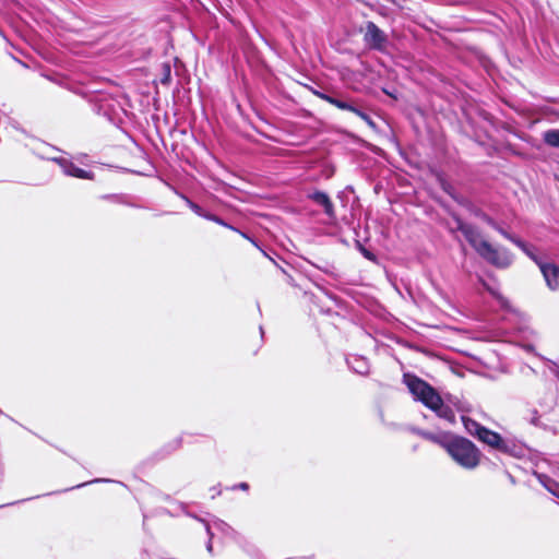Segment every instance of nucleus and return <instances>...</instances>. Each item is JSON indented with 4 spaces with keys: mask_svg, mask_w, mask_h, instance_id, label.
Returning a JSON list of instances; mask_svg holds the SVG:
<instances>
[{
    "mask_svg": "<svg viewBox=\"0 0 559 559\" xmlns=\"http://www.w3.org/2000/svg\"><path fill=\"white\" fill-rule=\"evenodd\" d=\"M403 383L407 386L414 401L420 402L425 407L432 411L439 418L450 424L455 423L453 409L444 403L443 399L435 386L415 373L405 372Z\"/></svg>",
    "mask_w": 559,
    "mask_h": 559,
    "instance_id": "obj_1",
    "label": "nucleus"
},
{
    "mask_svg": "<svg viewBox=\"0 0 559 559\" xmlns=\"http://www.w3.org/2000/svg\"><path fill=\"white\" fill-rule=\"evenodd\" d=\"M443 449L464 469H475L480 463V450L466 437L451 432Z\"/></svg>",
    "mask_w": 559,
    "mask_h": 559,
    "instance_id": "obj_2",
    "label": "nucleus"
},
{
    "mask_svg": "<svg viewBox=\"0 0 559 559\" xmlns=\"http://www.w3.org/2000/svg\"><path fill=\"white\" fill-rule=\"evenodd\" d=\"M477 440L497 452L515 459H522L525 455L526 448L523 442L512 438H504L488 427H485Z\"/></svg>",
    "mask_w": 559,
    "mask_h": 559,
    "instance_id": "obj_3",
    "label": "nucleus"
},
{
    "mask_svg": "<svg viewBox=\"0 0 559 559\" xmlns=\"http://www.w3.org/2000/svg\"><path fill=\"white\" fill-rule=\"evenodd\" d=\"M478 255L499 270L509 269L514 263V254L507 247H495L488 240H480Z\"/></svg>",
    "mask_w": 559,
    "mask_h": 559,
    "instance_id": "obj_4",
    "label": "nucleus"
},
{
    "mask_svg": "<svg viewBox=\"0 0 559 559\" xmlns=\"http://www.w3.org/2000/svg\"><path fill=\"white\" fill-rule=\"evenodd\" d=\"M173 191L175 192V194H177L180 199H182L187 206L198 216L204 218V219H207V221H211V222H214L223 227H226L233 231H239V228L233 226L231 224H229L228 222H226L224 218H222L221 216L205 210L204 207H202L201 205H199L197 202L192 201L187 194H185L183 192L179 191L177 188L175 187H171Z\"/></svg>",
    "mask_w": 559,
    "mask_h": 559,
    "instance_id": "obj_5",
    "label": "nucleus"
},
{
    "mask_svg": "<svg viewBox=\"0 0 559 559\" xmlns=\"http://www.w3.org/2000/svg\"><path fill=\"white\" fill-rule=\"evenodd\" d=\"M88 103L92 110L98 115L107 118L109 121H114V115L116 114L117 102L111 98L108 94L96 93L88 97Z\"/></svg>",
    "mask_w": 559,
    "mask_h": 559,
    "instance_id": "obj_6",
    "label": "nucleus"
},
{
    "mask_svg": "<svg viewBox=\"0 0 559 559\" xmlns=\"http://www.w3.org/2000/svg\"><path fill=\"white\" fill-rule=\"evenodd\" d=\"M499 234L510 242H512L514 246H516L526 257H528L533 262L537 264L538 267L545 262L542 254L538 252V249L520 238L519 236L510 233L508 229L502 227V229L499 231Z\"/></svg>",
    "mask_w": 559,
    "mask_h": 559,
    "instance_id": "obj_7",
    "label": "nucleus"
},
{
    "mask_svg": "<svg viewBox=\"0 0 559 559\" xmlns=\"http://www.w3.org/2000/svg\"><path fill=\"white\" fill-rule=\"evenodd\" d=\"M499 234L510 242H512L514 246H516L526 257H528L533 262L537 264L538 267L545 262L542 254L538 252V249L520 238L519 236L510 233L508 229L502 227V229L499 231Z\"/></svg>",
    "mask_w": 559,
    "mask_h": 559,
    "instance_id": "obj_8",
    "label": "nucleus"
},
{
    "mask_svg": "<svg viewBox=\"0 0 559 559\" xmlns=\"http://www.w3.org/2000/svg\"><path fill=\"white\" fill-rule=\"evenodd\" d=\"M48 160L56 163L68 177H74L78 179L94 180L95 174L91 170H85L76 166L71 159L62 156L47 157Z\"/></svg>",
    "mask_w": 559,
    "mask_h": 559,
    "instance_id": "obj_9",
    "label": "nucleus"
},
{
    "mask_svg": "<svg viewBox=\"0 0 559 559\" xmlns=\"http://www.w3.org/2000/svg\"><path fill=\"white\" fill-rule=\"evenodd\" d=\"M451 218L454 221L456 225V230L462 233L465 240L469 243V246L476 251L478 254V250H480L479 245V231L472 224L465 223L462 217L454 211H448Z\"/></svg>",
    "mask_w": 559,
    "mask_h": 559,
    "instance_id": "obj_10",
    "label": "nucleus"
},
{
    "mask_svg": "<svg viewBox=\"0 0 559 559\" xmlns=\"http://www.w3.org/2000/svg\"><path fill=\"white\" fill-rule=\"evenodd\" d=\"M364 41L370 49L383 51L388 43V36L376 23L368 21Z\"/></svg>",
    "mask_w": 559,
    "mask_h": 559,
    "instance_id": "obj_11",
    "label": "nucleus"
},
{
    "mask_svg": "<svg viewBox=\"0 0 559 559\" xmlns=\"http://www.w3.org/2000/svg\"><path fill=\"white\" fill-rule=\"evenodd\" d=\"M307 199L311 200L318 206L323 210V213L328 216L329 219H336V213L334 204L330 198V195L322 190H313L307 193Z\"/></svg>",
    "mask_w": 559,
    "mask_h": 559,
    "instance_id": "obj_12",
    "label": "nucleus"
},
{
    "mask_svg": "<svg viewBox=\"0 0 559 559\" xmlns=\"http://www.w3.org/2000/svg\"><path fill=\"white\" fill-rule=\"evenodd\" d=\"M311 92L313 95L319 97L322 100H325L326 103L335 106L338 109H342V107H346L347 103L345 102L348 97L347 95H344L336 91H329L325 88H311Z\"/></svg>",
    "mask_w": 559,
    "mask_h": 559,
    "instance_id": "obj_13",
    "label": "nucleus"
},
{
    "mask_svg": "<svg viewBox=\"0 0 559 559\" xmlns=\"http://www.w3.org/2000/svg\"><path fill=\"white\" fill-rule=\"evenodd\" d=\"M546 285L551 290L559 289V265L552 262H544L539 267Z\"/></svg>",
    "mask_w": 559,
    "mask_h": 559,
    "instance_id": "obj_14",
    "label": "nucleus"
},
{
    "mask_svg": "<svg viewBox=\"0 0 559 559\" xmlns=\"http://www.w3.org/2000/svg\"><path fill=\"white\" fill-rule=\"evenodd\" d=\"M99 199L133 209H144L143 205L138 203V197L128 193H107L102 194Z\"/></svg>",
    "mask_w": 559,
    "mask_h": 559,
    "instance_id": "obj_15",
    "label": "nucleus"
},
{
    "mask_svg": "<svg viewBox=\"0 0 559 559\" xmlns=\"http://www.w3.org/2000/svg\"><path fill=\"white\" fill-rule=\"evenodd\" d=\"M345 102L347 103V106H343L341 110L354 112L359 118H361L372 130L377 129V123L374 122L372 117L366 111L365 107L361 104H358L349 96L346 98Z\"/></svg>",
    "mask_w": 559,
    "mask_h": 559,
    "instance_id": "obj_16",
    "label": "nucleus"
},
{
    "mask_svg": "<svg viewBox=\"0 0 559 559\" xmlns=\"http://www.w3.org/2000/svg\"><path fill=\"white\" fill-rule=\"evenodd\" d=\"M471 215L476 218H479L484 223H486L490 228L499 233L503 225L498 223L495 218L488 215L481 207L477 206L473 201L469 202V205L465 209Z\"/></svg>",
    "mask_w": 559,
    "mask_h": 559,
    "instance_id": "obj_17",
    "label": "nucleus"
},
{
    "mask_svg": "<svg viewBox=\"0 0 559 559\" xmlns=\"http://www.w3.org/2000/svg\"><path fill=\"white\" fill-rule=\"evenodd\" d=\"M348 368L357 374L367 376L370 370L369 361L360 355H352L346 358Z\"/></svg>",
    "mask_w": 559,
    "mask_h": 559,
    "instance_id": "obj_18",
    "label": "nucleus"
},
{
    "mask_svg": "<svg viewBox=\"0 0 559 559\" xmlns=\"http://www.w3.org/2000/svg\"><path fill=\"white\" fill-rule=\"evenodd\" d=\"M539 484L552 496L559 499V483L544 473L534 472Z\"/></svg>",
    "mask_w": 559,
    "mask_h": 559,
    "instance_id": "obj_19",
    "label": "nucleus"
},
{
    "mask_svg": "<svg viewBox=\"0 0 559 559\" xmlns=\"http://www.w3.org/2000/svg\"><path fill=\"white\" fill-rule=\"evenodd\" d=\"M461 420H462L463 427L466 430V432L468 435H471L472 437H474L475 439H478V437L480 436V433L483 432V430L486 427V426L481 425L480 423H478L477 420H475L468 416H465V415L461 416Z\"/></svg>",
    "mask_w": 559,
    "mask_h": 559,
    "instance_id": "obj_20",
    "label": "nucleus"
},
{
    "mask_svg": "<svg viewBox=\"0 0 559 559\" xmlns=\"http://www.w3.org/2000/svg\"><path fill=\"white\" fill-rule=\"evenodd\" d=\"M214 526L217 531L223 533L225 536L233 538L235 542H239L243 539V536L238 533L234 527H231L228 523L223 520H216L214 522Z\"/></svg>",
    "mask_w": 559,
    "mask_h": 559,
    "instance_id": "obj_21",
    "label": "nucleus"
},
{
    "mask_svg": "<svg viewBox=\"0 0 559 559\" xmlns=\"http://www.w3.org/2000/svg\"><path fill=\"white\" fill-rule=\"evenodd\" d=\"M450 433H451V431H442L439 433H435V432L425 430V432L423 433V439L428 440L432 443H436L443 449L444 444L448 441Z\"/></svg>",
    "mask_w": 559,
    "mask_h": 559,
    "instance_id": "obj_22",
    "label": "nucleus"
},
{
    "mask_svg": "<svg viewBox=\"0 0 559 559\" xmlns=\"http://www.w3.org/2000/svg\"><path fill=\"white\" fill-rule=\"evenodd\" d=\"M182 445V437H177L174 440L167 442L157 453L156 455L159 456V459H165L166 456L170 455L173 452L178 450Z\"/></svg>",
    "mask_w": 559,
    "mask_h": 559,
    "instance_id": "obj_23",
    "label": "nucleus"
},
{
    "mask_svg": "<svg viewBox=\"0 0 559 559\" xmlns=\"http://www.w3.org/2000/svg\"><path fill=\"white\" fill-rule=\"evenodd\" d=\"M544 143L552 148H559V129H548L542 134Z\"/></svg>",
    "mask_w": 559,
    "mask_h": 559,
    "instance_id": "obj_24",
    "label": "nucleus"
},
{
    "mask_svg": "<svg viewBox=\"0 0 559 559\" xmlns=\"http://www.w3.org/2000/svg\"><path fill=\"white\" fill-rule=\"evenodd\" d=\"M309 264L314 266L316 269L320 270L324 274L332 276L333 278H337L338 274L336 273V269L333 263L329 261H321L320 263H314L310 260H306Z\"/></svg>",
    "mask_w": 559,
    "mask_h": 559,
    "instance_id": "obj_25",
    "label": "nucleus"
},
{
    "mask_svg": "<svg viewBox=\"0 0 559 559\" xmlns=\"http://www.w3.org/2000/svg\"><path fill=\"white\" fill-rule=\"evenodd\" d=\"M159 83L164 86H169L171 83V66L170 62H163L160 66Z\"/></svg>",
    "mask_w": 559,
    "mask_h": 559,
    "instance_id": "obj_26",
    "label": "nucleus"
},
{
    "mask_svg": "<svg viewBox=\"0 0 559 559\" xmlns=\"http://www.w3.org/2000/svg\"><path fill=\"white\" fill-rule=\"evenodd\" d=\"M526 419L535 427H543V424L540 423V415L536 408L530 411V416H527Z\"/></svg>",
    "mask_w": 559,
    "mask_h": 559,
    "instance_id": "obj_27",
    "label": "nucleus"
},
{
    "mask_svg": "<svg viewBox=\"0 0 559 559\" xmlns=\"http://www.w3.org/2000/svg\"><path fill=\"white\" fill-rule=\"evenodd\" d=\"M440 187H441L442 191L444 193H447L451 199H452V195H454L457 192L455 190V188L445 179L440 180Z\"/></svg>",
    "mask_w": 559,
    "mask_h": 559,
    "instance_id": "obj_28",
    "label": "nucleus"
},
{
    "mask_svg": "<svg viewBox=\"0 0 559 559\" xmlns=\"http://www.w3.org/2000/svg\"><path fill=\"white\" fill-rule=\"evenodd\" d=\"M452 200L464 209H466V206L469 205V202L472 201L469 198L464 197L459 192L452 195Z\"/></svg>",
    "mask_w": 559,
    "mask_h": 559,
    "instance_id": "obj_29",
    "label": "nucleus"
},
{
    "mask_svg": "<svg viewBox=\"0 0 559 559\" xmlns=\"http://www.w3.org/2000/svg\"><path fill=\"white\" fill-rule=\"evenodd\" d=\"M359 252H360V254H361L365 259H367V260H368V261H370V262H377V261H378V257H377V254H376L372 250H370V249H368V248H366V247H361V249H360V251H359Z\"/></svg>",
    "mask_w": 559,
    "mask_h": 559,
    "instance_id": "obj_30",
    "label": "nucleus"
},
{
    "mask_svg": "<svg viewBox=\"0 0 559 559\" xmlns=\"http://www.w3.org/2000/svg\"><path fill=\"white\" fill-rule=\"evenodd\" d=\"M236 543L239 544L243 548V550L250 555H253L258 551L257 548L254 547V545L249 543L245 537H243V539H240L239 542H236Z\"/></svg>",
    "mask_w": 559,
    "mask_h": 559,
    "instance_id": "obj_31",
    "label": "nucleus"
},
{
    "mask_svg": "<svg viewBox=\"0 0 559 559\" xmlns=\"http://www.w3.org/2000/svg\"><path fill=\"white\" fill-rule=\"evenodd\" d=\"M236 543L239 544L243 548V550L250 555H253L258 551L257 548L254 547V545L249 543L245 537H243V539H240L239 542H236Z\"/></svg>",
    "mask_w": 559,
    "mask_h": 559,
    "instance_id": "obj_32",
    "label": "nucleus"
},
{
    "mask_svg": "<svg viewBox=\"0 0 559 559\" xmlns=\"http://www.w3.org/2000/svg\"><path fill=\"white\" fill-rule=\"evenodd\" d=\"M237 233L240 234L241 237H243L245 239L249 240L254 247L261 250L265 257H267L266 252L262 250V248L258 243V240L254 237L250 236L247 231L240 229Z\"/></svg>",
    "mask_w": 559,
    "mask_h": 559,
    "instance_id": "obj_33",
    "label": "nucleus"
},
{
    "mask_svg": "<svg viewBox=\"0 0 559 559\" xmlns=\"http://www.w3.org/2000/svg\"><path fill=\"white\" fill-rule=\"evenodd\" d=\"M311 281L313 282V284L319 288L321 289L330 299H332L333 301L337 302L338 300V297L336 295H334L333 293L331 292H328L322 285H321V282L319 280H314V278H311Z\"/></svg>",
    "mask_w": 559,
    "mask_h": 559,
    "instance_id": "obj_34",
    "label": "nucleus"
},
{
    "mask_svg": "<svg viewBox=\"0 0 559 559\" xmlns=\"http://www.w3.org/2000/svg\"><path fill=\"white\" fill-rule=\"evenodd\" d=\"M550 372L557 378L559 381V360L558 361H550V365L548 366Z\"/></svg>",
    "mask_w": 559,
    "mask_h": 559,
    "instance_id": "obj_35",
    "label": "nucleus"
},
{
    "mask_svg": "<svg viewBox=\"0 0 559 559\" xmlns=\"http://www.w3.org/2000/svg\"><path fill=\"white\" fill-rule=\"evenodd\" d=\"M109 481H111V480H110V479H107V478H96V479H94V480H92V481H85V483H83V484H79V485H76V486H73V487H71L70 489L81 488V487H84V486H86V485H88V484H92V483H109Z\"/></svg>",
    "mask_w": 559,
    "mask_h": 559,
    "instance_id": "obj_36",
    "label": "nucleus"
},
{
    "mask_svg": "<svg viewBox=\"0 0 559 559\" xmlns=\"http://www.w3.org/2000/svg\"><path fill=\"white\" fill-rule=\"evenodd\" d=\"M249 488H250V486H249V484H248V483H246V481H241V483H238V484L234 485L230 489H231V490H237V489H239V490H242V491H248V490H249Z\"/></svg>",
    "mask_w": 559,
    "mask_h": 559,
    "instance_id": "obj_37",
    "label": "nucleus"
},
{
    "mask_svg": "<svg viewBox=\"0 0 559 559\" xmlns=\"http://www.w3.org/2000/svg\"><path fill=\"white\" fill-rule=\"evenodd\" d=\"M346 192L354 193V192H355L354 187H353V186H350V185H348V186H346V187H345V189H344L343 191L338 192L337 198H338L342 202H343L344 194H345Z\"/></svg>",
    "mask_w": 559,
    "mask_h": 559,
    "instance_id": "obj_38",
    "label": "nucleus"
},
{
    "mask_svg": "<svg viewBox=\"0 0 559 559\" xmlns=\"http://www.w3.org/2000/svg\"><path fill=\"white\" fill-rule=\"evenodd\" d=\"M199 520H200L202 523H204V525H205V531H206V534H207V536H209V540H212V539H213V537H214V534H213V532H212L211 525H210L207 522H205L203 519H199Z\"/></svg>",
    "mask_w": 559,
    "mask_h": 559,
    "instance_id": "obj_39",
    "label": "nucleus"
},
{
    "mask_svg": "<svg viewBox=\"0 0 559 559\" xmlns=\"http://www.w3.org/2000/svg\"><path fill=\"white\" fill-rule=\"evenodd\" d=\"M356 237H359V233L355 229ZM355 247L358 251H360L361 247H365L364 243L359 240V238H355Z\"/></svg>",
    "mask_w": 559,
    "mask_h": 559,
    "instance_id": "obj_40",
    "label": "nucleus"
},
{
    "mask_svg": "<svg viewBox=\"0 0 559 559\" xmlns=\"http://www.w3.org/2000/svg\"><path fill=\"white\" fill-rule=\"evenodd\" d=\"M218 486H219V485H217V486H213V487L211 488V491H213V492H214V495L212 496V498H213V499H214L216 496H219V495L222 493V491H221V489L218 488Z\"/></svg>",
    "mask_w": 559,
    "mask_h": 559,
    "instance_id": "obj_41",
    "label": "nucleus"
},
{
    "mask_svg": "<svg viewBox=\"0 0 559 559\" xmlns=\"http://www.w3.org/2000/svg\"><path fill=\"white\" fill-rule=\"evenodd\" d=\"M412 431L423 438V433L425 432V429L421 428H412Z\"/></svg>",
    "mask_w": 559,
    "mask_h": 559,
    "instance_id": "obj_42",
    "label": "nucleus"
},
{
    "mask_svg": "<svg viewBox=\"0 0 559 559\" xmlns=\"http://www.w3.org/2000/svg\"><path fill=\"white\" fill-rule=\"evenodd\" d=\"M206 550L212 555L213 554V544L212 540H207Z\"/></svg>",
    "mask_w": 559,
    "mask_h": 559,
    "instance_id": "obj_43",
    "label": "nucleus"
},
{
    "mask_svg": "<svg viewBox=\"0 0 559 559\" xmlns=\"http://www.w3.org/2000/svg\"><path fill=\"white\" fill-rule=\"evenodd\" d=\"M508 476H509L510 481H511L512 484H514V483H515L514 477H513L511 474H508Z\"/></svg>",
    "mask_w": 559,
    "mask_h": 559,
    "instance_id": "obj_44",
    "label": "nucleus"
},
{
    "mask_svg": "<svg viewBox=\"0 0 559 559\" xmlns=\"http://www.w3.org/2000/svg\"><path fill=\"white\" fill-rule=\"evenodd\" d=\"M259 330H260L261 336L263 337V335H264L263 328H262V326H260V329H259Z\"/></svg>",
    "mask_w": 559,
    "mask_h": 559,
    "instance_id": "obj_45",
    "label": "nucleus"
}]
</instances>
